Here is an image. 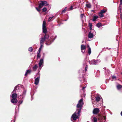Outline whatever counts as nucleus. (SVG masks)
I'll list each match as a JSON object with an SVG mask.
<instances>
[{
	"label": "nucleus",
	"mask_w": 122,
	"mask_h": 122,
	"mask_svg": "<svg viewBox=\"0 0 122 122\" xmlns=\"http://www.w3.org/2000/svg\"><path fill=\"white\" fill-rule=\"evenodd\" d=\"M83 99H81L78 101V103L77 105V111L72 115L71 118V121H74L78 118V116H80V114L84 103L83 102Z\"/></svg>",
	"instance_id": "1"
},
{
	"label": "nucleus",
	"mask_w": 122,
	"mask_h": 122,
	"mask_svg": "<svg viewBox=\"0 0 122 122\" xmlns=\"http://www.w3.org/2000/svg\"><path fill=\"white\" fill-rule=\"evenodd\" d=\"M56 38V36H55L50 37V39L49 38V36L45 34L43 37H42L41 38L40 44H43L45 40L48 38V40H46V44L47 45H49L52 43Z\"/></svg>",
	"instance_id": "2"
},
{
	"label": "nucleus",
	"mask_w": 122,
	"mask_h": 122,
	"mask_svg": "<svg viewBox=\"0 0 122 122\" xmlns=\"http://www.w3.org/2000/svg\"><path fill=\"white\" fill-rule=\"evenodd\" d=\"M17 86H15L14 90L11 93V96L13 99H16V98L17 97V94H16V92H16V90H17Z\"/></svg>",
	"instance_id": "3"
},
{
	"label": "nucleus",
	"mask_w": 122,
	"mask_h": 122,
	"mask_svg": "<svg viewBox=\"0 0 122 122\" xmlns=\"http://www.w3.org/2000/svg\"><path fill=\"white\" fill-rule=\"evenodd\" d=\"M48 5V4L46 1L44 0L42 1L39 4L38 6V8H41L43 6L47 5Z\"/></svg>",
	"instance_id": "4"
},
{
	"label": "nucleus",
	"mask_w": 122,
	"mask_h": 122,
	"mask_svg": "<svg viewBox=\"0 0 122 122\" xmlns=\"http://www.w3.org/2000/svg\"><path fill=\"white\" fill-rule=\"evenodd\" d=\"M46 22L45 20H44L43 22L42 25V29L43 32L45 33H46L47 32L46 26Z\"/></svg>",
	"instance_id": "5"
},
{
	"label": "nucleus",
	"mask_w": 122,
	"mask_h": 122,
	"mask_svg": "<svg viewBox=\"0 0 122 122\" xmlns=\"http://www.w3.org/2000/svg\"><path fill=\"white\" fill-rule=\"evenodd\" d=\"M98 62V61L96 60H92L91 61H89V62L90 65H96L97 64Z\"/></svg>",
	"instance_id": "6"
},
{
	"label": "nucleus",
	"mask_w": 122,
	"mask_h": 122,
	"mask_svg": "<svg viewBox=\"0 0 122 122\" xmlns=\"http://www.w3.org/2000/svg\"><path fill=\"white\" fill-rule=\"evenodd\" d=\"M99 112V110L98 108H95L94 109L93 112V113L94 114H96L98 113Z\"/></svg>",
	"instance_id": "7"
},
{
	"label": "nucleus",
	"mask_w": 122,
	"mask_h": 122,
	"mask_svg": "<svg viewBox=\"0 0 122 122\" xmlns=\"http://www.w3.org/2000/svg\"><path fill=\"white\" fill-rule=\"evenodd\" d=\"M40 80V76L36 78L35 80V84L36 85H37L39 83Z\"/></svg>",
	"instance_id": "8"
},
{
	"label": "nucleus",
	"mask_w": 122,
	"mask_h": 122,
	"mask_svg": "<svg viewBox=\"0 0 122 122\" xmlns=\"http://www.w3.org/2000/svg\"><path fill=\"white\" fill-rule=\"evenodd\" d=\"M93 33L92 32V31L89 32L88 35V36L89 38H92L93 37Z\"/></svg>",
	"instance_id": "9"
},
{
	"label": "nucleus",
	"mask_w": 122,
	"mask_h": 122,
	"mask_svg": "<svg viewBox=\"0 0 122 122\" xmlns=\"http://www.w3.org/2000/svg\"><path fill=\"white\" fill-rule=\"evenodd\" d=\"M43 59H41L39 63V66L40 67L42 65V66H43Z\"/></svg>",
	"instance_id": "10"
},
{
	"label": "nucleus",
	"mask_w": 122,
	"mask_h": 122,
	"mask_svg": "<svg viewBox=\"0 0 122 122\" xmlns=\"http://www.w3.org/2000/svg\"><path fill=\"white\" fill-rule=\"evenodd\" d=\"M11 102L12 103H16L17 102V100L16 99H13L11 100Z\"/></svg>",
	"instance_id": "11"
},
{
	"label": "nucleus",
	"mask_w": 122,
	"mask_h": 122,
	"mask_svg": "<svg viewBox=\"0 0 122 122\" xmlns=\"http://www.w3.org/2000/svg\"><path fill=\"white\" fill-rule=\"evenodd\" d=\"M31 72V71L30 70H26V72L25 74V76H26L28 74H30Z\"/></svg>",
	"instance_id": "12"
},
{
	"label": "nucleus",
	"mask_w": 122,
	"mask_h": 122,
	"mask_svg": "<svg viewBox=\"0 0 122 122\" xmlns=\"http://www.w3.org/2000/svg\"><path fill=\"white\" fill-rule=\"evenodd\" d=\"M100 97L101 96L100 95L97 96L96 98V100L98 102L100 101Z\"/></svg>",
	"instance_id": "13"
},
{
	"label": "nucleus",
	"mask_w": 122,
	"mask_h": 122,
	"mask_svg": "<svg viewBox=\"0 0 122 122\" xmlns=\"http://www.w3.org/2000/svg\"><path fill=\"white\" fill-rule=\"evenodd\" d=\"M98 18V16H95L93 17L92 19V21H95Z\"/></svg>",
	"instance_id": "14"
},
{
	"label": "nucleus",
	"mask_w": 122,
	"mask_h": 122,
	"mask_svg": "<svg viewBox=\"0 0 122 122\" xmlns=\"http://www.w3.org/2000/svg\"><path fill=\"white\" fill-rule=\"evenodd\" d=\"M37 67L38 66L37 65H35L33 67V70L34 71H36L37 69Z\"/></svg>",
	"instance_id": "15"
},
{
	"label": "nucleus",
	"mask_w": 122,
	"mask_h": 122,
	"mask_svg": "<svg viewBox=\"0 0 122 122\" xmlns=\"http://www.w3.org/2000/svg\"><path fill=\"white\" fill-rule=\"evenodd\" d=\"M117 87L118 90H120L122 88V86L118 84L117 85Z\"/></svg>",
	"instance_id": "16"
},
{
	"label": "nucleus",
	"mask_w": 122,
	"mask_h": 122,
	"mask_svg": "<svg viewBox=\"0 0 122 122\" xmlns=\"http://www.w3.org/2000/svg\"><path fill=\"white\" fill-rule=\"evenodd\" d=\"M86 7L89 8H90L91 7V5L90 3H87L86 4Z\"/></svg>",
	"instance_id": "17"
},
{
	"label": "nucleus",
	"mask_w": 122,
	"mask_h": 122,
	"mask_svg": "<svg viewBox=\"0 0 122 122\" xmlns=\"http://www.w3.org/2000/svg\"><path fill=\"white\" fill-rule=\"evenodd\" d=\"M86 46L82 44L81 46V49L82 50H85L86 49Z\"/></svg>",
	"instance_id": "18"
},
{
	"label": "nucleus",
	"mask_w": 122,
	"mask_h": 122,
	"mask_svg": "<svg viewBox=\"0 0 122 122\" xmlns=\"http://www.w3.org/2000/svg\"><path fill=\"white\" fill-rule=\"evenodd\" d=\"M105 73L107 74V75H108V74L109 75V74L110 73V71L108 69L106 70L105 71Z\"/></svg>",
	"instance_id": "19"
},
{
	"label": "nucleus",
	"mask_w": 122,
	"mask_h": 122,
	"mask_svg": "<svg viewBox=\"0 0 122 122\" xmlns=\"http://www.w3.org/2000/svg\"><path fill=\"white\" fill-rule=\"evenodd\" d=\"M98 15L100 17H102L104 16L103 14L101 12L99 13Z\"/></svg>",
	"instance_id": "20"
},
{
	"label": "nucleus",
	"mask_w": 122,
	"mask_h": 122,
	"mask_svg": "<svg viewBox=\"0 0 122 122\" xmlns=\"http://www.w3.org/2000/svg\"><path fill=\"white\" fill-rule=\"evenodd\" d=\"M96 26L98 27H100L101 26V23H97L96 25Z\"/></svg>",
	"instance_id": "21"
},
{
	"label": "nucleus",
	"mask_w": 122,
	"mask_h": 122,
	"mask_svg": "<svg viewBox=\"0 0 122 122\" xmlns=\"http://www.w3.org/2000/svg\"><path fill=\"white\" fill-rule=\"evenodd\" d=\"M87 62V61L86 60H85L84 61L83 63V65L84 66H86V65H87L86 64V63Z\"/></svg>",
	"instance_id": "22"
},
{
	"label": "nucleus",
	"mask_w": 122,
	"mask_h": 122,
	"mask_svg": "<svg viewBox=\"0 0 122 122\" xmlns=\"http://www.w3.org/2000/svg\"><path fill=\"white\" fill-rule=\"evenodd\" d=\"M112 78L113 79V80H117V77H116V76H112Z\"/></svg>",
	"instance_id": "23"
},
{
	"label": "nucleus",
	"mask_w": 122,
	"mask_h": 122,
	"mask_svg": "<svg viewBox=\"0 0 122 122\" xmlns=\"http://www.w3.org/2000/svg\"><path fill=\"white\" fill-rule=\"evenodd\" d=\"M107 11V10H101V12L102 14H103L105 13Z\"/></svg>",
	"instance_id": "24"
},
{
	"label": "nucleus",
	"mask_w": 122,
	"mask_h": 122,
	"mask_svg": "<svg viewBox=\"0 0 122 122\" xmlns=\"http://www.w3.org/2000/svg\"><path fill=\"white\" fill-rule=\"evenodd\" d=\"M88 54H89V55L91 53V48L90 47H89L88 48Z\"/></svg>",
	"instance_id": "25"
},
{
	"label": "nucleus",
	"mask_w": 122,
	"mask_h": 122,
	"mask_svg": "<svg viewBox=\"0 0 122 122\" xmlns=\"http://www.w3.org/2000/svg\"><path fill=\"white\" fill-rule=\"evenodd\" d=\"M33 50V48L31 47H29L28 49V51L30 52H32Z\"/></svg>",
	"instance_id": "26"
},
{
	"label": "nucleus",
	"mask_w": 122,
	"mask_h": 122,
	"mask_svg": "<svg viewBox=\"0 0 122 122\" xmlns=\"http://www.w3.org/2000/svg\"><path fill=\"white\" fill-rule=\"evenodd\" d=\"M42 10L43 12H45L47 10V9L46 7H44L43 8Z\"/></svg>",
	"instance_id": "27"
},
{
	"label": "nucleus",
	"mask_w": 122,
	"mask_h": 122,
	"mask_svg": "<svg viewBox=\"0 0 122 122\" xmlns=\"http://www.w3.org/2000/svg\"><path fill=\"white\" fill-rule=\"evenodd\" d=\"M26 94V91H24L23 93L22 96H23V97H22V98H23L24 97H24V96H25Z\"/></svg>",
	"instance_id": "28"
},
{
	"label": "nucleus",
	"mask_w": 122,
	"mask_h": 122,
	"mask_svg": "<svg viewBox=\"0 0 122 122\" xmlns=\"http://www.w3.org/2000/svg\"><path fill=\"white\" fill-rule=\"evenodd\" d=\"M94 122H97V119L96 117H94L93 118Z\"/></svg>",
	"instance_id": "29"
},
{
	"label": "nucleus",
	"mask_w": 122,
	"mask_h": 122,
	"mask_svg": "<svg viewBox=\"0 0 122 122\" xmlns=\"http://www.w3.org/2000/svg\"><path fill=\"white\" fill-rule=\"evenodd\" d=\"M53 17H54V16H52L51 17H49V18H48V21L49 22V21H50L52 19V18H53Z\"/></svg>",
	"instance_id": "30"
},
{
	"label": "nucleus",
	"mask_w": 122,
	"mask_h": 122,
	"mask_svg": "<svg viewBox=\"0 0 122 122\" xmlns=\"http://www.w3.org/2000/svg\"><path fill=\"white\" fill-rule=\"evenodd\" d=\"M41 57V55L40 54H37V58H40Z\"/></svg>",
	"instance_id": "31"
},
{
	"label": "nucleus",
	"mask_w": 122,
	"mask_h": 122,
	"mask_svg": "<svg viewBox=\"0 0 122 122\" xmlns=\"http://www.w3.org/2000/svg\"><path fill=\"white\" fill-rule=\"evenodd\" d=\"M35 8L39 12L40 11V10L39 9L40 8H38L37 7H36Z\"/></svg>",
	"instance_id": "32"
},
{
	"label": "nucleus",
	"mask_w": 122,
	"mask_h": 122,
	"mask_svg": "<svg viewBox=\"0 0 122 122\" xmlns=\"http://www.w3.org/2000/svg\"><path fill=\"white\" fill-rule=\"evenodd\" d=\"M88 68V66L87 65H86V67L85 69V71H86L87 70V69Z\"/></svg>",
	"instance_id": "33"
},
{
	"label": "nucleus",
	"mask_w": 122,
	"mask_h": 122,
	"mask_svg": "<svg viewBox=\"0 0 122 122\" xmlns=\"http://www.w3.org/2000/svg\"><path fill=\"white\" fill-rule=\"evenodd\" d=\"M23 102V100L19 101L18 102V103H19L20 104L22 103Z\"/></svg>",
	"instance_id": "34"
},
{
	"label": "nucleus",
	"mask_w": 122,
	"mask_h": 122,
	"mask_svg": "<svg viewBox=\"0 0 122 122\" xmlns=\"http://www.w3.org/2000/svg\"><path fill=\"white\" fill-rule=\"evenodd\" d=\"M89 26L91 29H92V24L91 23H89Z\"/></svg>",
	"instance_id": "35"
},
{
	"label": "nucleus",
	"mask_w": 122,
	"mask_h": 122,
	"mask_svg": "<svg viewBox=\"0 0 122 122\" xmlns=\"http://www.w3.org/2000/svg\"><path fill=\"white\" fill-rule=\"evenodd\" d=\"M41 45L40 47L39 48H41V49H42V48L43 47V44H40Z\"/></svg>",
	"instance_id": "36"
},
{
	"label": "nucleus",
	"mask_w": 122,
	"mask_h": 122,
	"mask_svg": "<svg viewBox=\"0 0 122 122\" xmlns=\"http://www.w3.org/2000/svg\"><path fill=\"white\" fill-rule=\"evenodd\" d=\"M86 81L85 80H84L83 81H81L82 83H84L85 82H86Z\"/></svg>",
	"instance_id": "37"
},
{
	"label": "nucleus",
	"mask_w": 122,
	"mask_h": 122,
	"mask_svg": "<svg viewBox=\"0 0 122 122\" xmlns=\"http://www.w3.org/2000/svg\"><path fill=\"white\" fill-rule=\"evenodd\" d=\"M84 14H82L81 15V18H83V16H84Z\"/></svg>",
	"instance_id": "38"
},
{
	"label": "nucleus",
	"mask_w": 122,
	"mask_h": 122,
	"mask_svg": "<svg viewBox=\"0 0 122 122\" xmlns=\"http://www.w3.org/2000/svg\"><path fill=\"white\" fill-rule=\"evenodd\" d=\"M73 9V7L72 6H71L70 8V10H72Z\"/></svg>",
	"instance_id": "39"
},
{
	"label": "nucleus",
	"mask_w": 122,
	"mask_h": 122,
	"mask_svg": "<svg viewBox=\"0 0 122 122\" xmlns=\"http://www.w3.org/2000/svg\"><path fill=\"white\" fill-rule=\"evenodd\" d=\"M85 50H81V52L83 53H84L85 52Z\"/></svg>",
	"instance_id": "40"
},
{
	"label": "nucleus",
	"mask_w": 122,
	"mask_h": 122,
	"mask_svg": "<svg viewBox=\"0 0 122 122\" xmlns=\"http://www.w3.org/2000/svg\"><path fill=\"white\" fill-rule=\"evenodd\" d=\"M120 4L122 5V0H120Z\"/></svg>",
	"instance_id": "41"
},
{
	"label": "nucleus",
	"mask_w": 122,
	"mask_h": 122,
	"mask_svg": "<svg viewBox=\"0 0 122 122\" xmlns=\"http://www.w3.org/2000/svg\"><path fill=\"white\" fill-rule=\"evenodd\" d=\"M86 86H85V87H83L82 88V90H83L84 89H85V88H86Z\"/></svg>",
	"instance_id": "42"
},
{
	"label": "nucleus",
	"mask_w": 122,
	"mask_h": 122,
	"mask_svg": "<svg viewBox=\"0 0 122 122\" xmlns=\"http://www.w3.org/2000/svg\"><path fill=\"white\" fill-rule=\"evenodd\" d=\"M65 11L64 10L62 11V13H65Z\"/></svg>",
	"instance_id": "43"
},
{
	"label": "nucleus",
	"mask_w": 122,
	"mask_h": 122,
	"mask_svg": "<svg viewBox=\"0 0 122 122\" xmlns=\"http://www.w3.org/2000/svg\"><path fill=\"white\" fill-rule=\"evenodd\" d=\"M67 9V7H66L64 9L65 11H66Z\"/></svg>",
	"instance_id": "44"
},
{
	"label": "nucleus",
	"mask_w": 122,
	"mask_h": 122,
	"mask_svg": "<svg viewBox=\"0 0 122 122\" xmlns=\"http://www.w3.org/2000/svg\"><path fill=\"white\" fill-rule=\"evenodd\" d=\"M40 52L41 51H38L37 54H40Z\"/></svg>",
	"instance_id": "45"
},
{
	"label": "nucleus",
	"mask_w": 122,
	"mask_h": 122,
	"mask_svg": "<svg viewBox=\"0 0 122 122\" xmlns=\"http://www.w3.org/2000/svg\"><path fill=\"white\" fill-rule=\"evenodd\" d=\"M41 48H39V50H38V51H41Z\"/></svg>",
	"instance_id": "46"
},
{
	"label": "nucleus",
	"mask_w": 122,
	"mask_h": 122,
	"mask_svg": "<svg viewBox=\"0 0 122 122\" xmlns=\"http://www.w3.org/2000/svg\"><path fill=\"white\" fill-rule=\"evenodd\" d=\"M121 116H122V111L121 112Z\"/></svg>",
	"instance_id": "47"
},
{
	"label": "nucleus",
	"mask_w": 122,
	"mask_h": 122,
	"mask_svg": "<svg viewBox=\"0 0 122 122\" xmlns=\"http://www.w3.org/2000/svg\"><path fill=\"white\" fill-rule=\"evenodd\" d=\"M103 69L104 70H106V68L105 67H104V68H103Z\"/></svg>",
	"instance_id": "48"
},
{
	"label": "nucleus",
	"mask_w": 122,
	"mask_h": 122,
	"mask_svg": "<svg viewBox=\"0 0 122 122\" xmlns=\"http://www.w3.org/2000/svg\"><path fill=\"white\" fill-rule=\"evenodd\" d=\"M44 55H45V54H44V53H43V55H44V56H43V58H44Z\"/></svg>",
	"instance_id": "49"
},
{
	"label": "nucleus",
	"mask_w": 122,
	"mask_h": 122,
	"mask_svg": "<svg viewBox=\"0 0 122 122\" xmlns=\"http://www.w3.org/2000/svg\"><path fill=\"white\" fill-rule=\"evenodd\" d=\"M88 48L90 47L89 45H88Z\"/></svg>",
	"instance_id": "50"
},
{
	"label": "nucleus",
	"mask_w": 122,
	"mask_h": 122,
	"mask_svg": "<svg viewBox=\"0 0 122 122\" xmlns=\"http://www.w3.org/2000/svg\"><path fill=\"white\" fill-rule=\"evenodd\" d=\"M49 7H51V6L50 5H49Z\"/></svg>",
	"instance_id": "51"
},
{
	"label": "nucleus",
	"mask_w": 122,
	"mask_h": 122,
	"mask_svg": "<svg viewBox=\"0 0 122 122\" xmlns=\"http://www.w3.org/2000/svg\"><path fill=\"white\" fill-rule=\"evenodd\" d=\"M64 21H66L67 20H64Z\"/></svg>",
	"instance_id": "52"
},
{
	"label": "nucleus",
	"mask_w": 122,
	"mask_h": 122,
	"mask_svg": "<svg viewBox=\"0 0 122 122\" xmlns=\"http://www.w3.org/2000/svg\"><path fill=\"white\" fill-rule=\"evenodd\" d=\"M83 41H82V43H83Z\"/></svg>",
	"instance_id": "53"
},
{
	"label": "nucleus",
	"mask_w": 122,
	"mask_h": 122,
	"mask_svg": "<svg viewBox=\"0 0 122 122\" xmlns=\"http://www.w3.org/2000/svg\"><path fill=\"white\" fill-rule=\"evenodd\" d=\"M121 74L122 75V72L121 73Z\"/></svg>",
	"instance_id": "54"
},
{
	"label": "nucleus",
	"mask_w": 122,
	"mask_h": 122,
	"mask_svg": "<svg viewBox=\"0 0 122 122\" xmlns=\"http://www.w3.org/2000/svg\"><path fill=\"white\" fill-rule=\"evenodd\" d=\"M83 78H84V77H83Z\"/></svg>",
	"instance_id": "55"
}]
</instances>
